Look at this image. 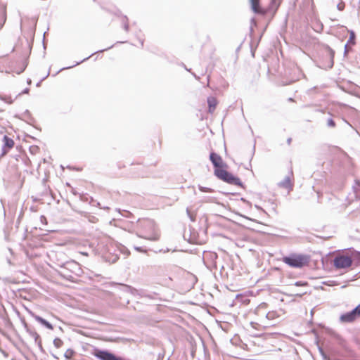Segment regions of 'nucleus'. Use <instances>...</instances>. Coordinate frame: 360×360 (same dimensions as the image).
Instances as JSON below:
<instances>
[{"label":"nucleus","mask_w":360,"mask_h":360,"mask_svg":"<svg viewBox=\"0 0 360 360\" xmlns=\"http://www.w3.org/2000/svg\"><path fill=\"white\" fill-rule=\"evenodd\" d=\"M214 174L218 179L222 180L224 182H226L227 179H229V177L231 174V173L225 170L224 168L215 169L214 171Z\"/></svg>","instance_id":"0eeeda50"},{"label":"nucleus","mask_w":360,"mask_h":360,"mask_svg":"<svg viewBox=\"0 0 360 360\" xmlns=\"http://www.w3.org/2000/svg\"><path fill=\"white\" fill-rule=\"evenodd\" d=\"M33 317L34 319L38 321L39 323H41L42 326L46 327L48 329L52 330L53 326L51 323L47 321L46 319H43L42 317L38 316V315H33Z\"/></svg>","instance_id":"f8f14e48"},{"label":"nucleus","mask_w":360,"mask_h":360,"mask_svg":"<svg viewBox=\"0 0 360 360\" xmlns=\"http://www.w3.org/2000/svg\"><path fill=\"white\" fill-rule=\"evenodd\" d=\"M170 264H162L155 266L153 269V275L156 277H166L169 274V270L171 269Z\"/></svg>","instance_id":"20e7f679"},{"label":"nucleus","mask_w":360,"mask_h":360,"mask_svg":"<svg viewBox=\"0 0 360 360\" xmlns=\"http://www.w3.org/2000/svg\"><path fill=\"white\" fill-rule=\"evenodd\" d=\"M275 0H271V3H274Z\"/></svg>","instance_id":"3c124183"},{"label":"nucleus","mask_w":360,"mask_h":360,"mask_svg":"<svg viewBox=\"0 0 360 360\" xmlns=\"http://www.w3.org/2000/svg\"><path fill=\"white\" fill-rule=\"evenodd\" d=\"M317 89V87L316 86H314L313 88H311L309 89L308 91H307V93L308 94H312L315 90Z\"/></svg>","instance_id":"473e14b6"},{"label":"nucleus","mask_w":360,"mask_h":360,"mask_svg":"<svg viewBox=\"0 0 360 360\" xmlns=\"http://www.w3.org/2000/svg\"><path fill=\"white\" fill-rule=\"evenodd\" d=\"M251 7L253 11L256 13H265L266 11L259 6V0H250Z\"/></svg>","instance_id":"ddd939ff"},{"label":"nucleus","mask_w":360,"mask_h":360,"mask_svg":"<svg viewBox=\"0 0 360 360\" xmlns=\"http://www.w3.org/2000/svg\"><path fill=\"white\" fill-rule=\"evenodd\" d=\"M306 293H307V291H303V292H300V293H295V296L301 297L302 295H305Z\"/></svg>","instance_id":"2f4dec72"},{"label":"nucleus","mask_w":360,"mask_h":360,"mask_svg":"<svg viewBox=\"0 0 360 360\" xmlns=\"http://www.w3.org/2000/svg\"><path fill=\"white\" fill-rule=\"evenodd\" d=\"M194 75V77H195L196 79H198V78H199L198 77H197V75Z\"/></svg>","instance_id":"49530a36"},{"label":"nucleus","mask_w":360,"mask_h":360,"mask_svg":"<svg viewBox=\"0 0 360 360\" xmlns=\"http://www.w3.org/2000/svg\"><path fill=\"white\" fill-rule=\"evenodd\" d=\"M136 250L139 251V252H144L143 250H142V248L141 247H135L134 248Z\"/></svg>","instance_id":"a19ab883"},{"label":"nucleus","mask_w":360,"mask_h":360,"mask_svg":"<svg viewBox=\"0 0 360 360\" xmlns=\"http://www.w3.org/2000/svg\"><path fill=\"white\" fill-rule=\"evenodd\" d=\"M199 190L202 192H213V189L202 186H199Z\"/></svg>","instance_id":"cd10ccee"},{"label":"nucleus","mask_w":360,"mask_h":360,"mask_svg":"<svg viewBox=\"0 0 360 360\" xmlns=\"http://www.w3.org/2000/svg\"><path fill=\"white\" fill-rule=\"evenodd\" d=\"M276 317H278V315H277V312L276 311H269L266 314V318L269 320H274L275 319Z\"/></svg>","instance_id":"412c9836"},{"label":"nucleus","mask_w":360,"mask_h":360,"mask_svg":"<svg viewBox=\"0 0 360 360\" xmlns=\"http://www.w3.org/2000/svg\"><path fill=\"white\" fill-rule=\"evenodd\" d=\"M23 325L26 332L30 335L31 338L35 335L37 332L34 329L30 328L25 322L23 323Z\"/></svg>","instance_id":"f3484780"},{"label":"nucleus","mask_w":360,"mask_h":360,"mask_svg":"<svg viewBox=\"0 0 360 360\" xmlns=\"http://www.w3.org/2000/svg\"><path fill=\"white\" fill-rule=\"evenodd\" d=\"M330 52H331V55H332V58H333V55H334V53H333V50H330Z\"/></svg>","instance_id":"a18cd8bd"},{"label":"nucleus","mask_w":360,"mask_h":360,"mask_svg":"<svg viewBox=\"0 0 360 360\" xmlns=\"http://www.w3.org/2000/svg\"><path fill=\"white\" fill-rule=\"evenodd\" d=\"M348 45H349L348 44H346L345 46V55H346L347 53V52L349 51Z\"/></svg>","instance_id":"e433bc0d"},{"label":"nucleus","mask_w":360,"mask_h":360,"mask_svg":"<svg viewBox=\"0 0 360 360\" xmlns=\"http://www.w3.org/2000/svg\"><path fill=\"white\" fill-rule=\"evenodd\" d=\"M56 264L60 268L59 275L70 281H73L74 276H78L82 273L79 264L74 260L65 262L58 261Z\"/></svg>","instance_id":"f257e3e1"},{"label":"nucleus","mask_w":360,"mask_h":360,"mask_svg":"<svg viewBox=\"0 0 360 360\" xmlns=\"http://www.w3.org/2000/svg\"><path fill=\"white\" fill-rule=\"evenodd\" d=\"M4 100H5L8 103H13V100L11 99V97L5 98H4Z\"/></svg>","instance_id":"c9c22d12"},{"label":"nucleus","mask_w":360,"mask_h":360,"mask_svg":"<svg viewBox=\"0 0 360 360\" xmlns=\"http://www.w3.org/2000/svg\"><path fill=\"white\" fill-rule=\"evenodd\" d=\"M336 340L338 341V343L342 345L345 346V340L339 335H335Z\"/></svg>","instance_id":"bb28decb"},{"label":"nucleus","mask_w":360,"mask_h":360,"mask_svg":"<svg viewBox=\"0 0 360 360\" xmlns=\"http://www.w3.org/2000/svg\"><path fill=\"white\" fill-rule=\"evenodd\" d=\"M143 224L146 226H148L149 228H151V229H154L155 227V223L152 220H145L143 221Z\"/></svg>","instance_id":"393cba45"},{"label":"nucleus","mask_w":360,"mask_h":360,"mask_svg":"<svg viewBox=\"0 0 360 360\" xmlns=\"http://www.w3.org/2000/svg\"><path fill=\"white\" fill-rule=\"evenodd\" d=\"M34 340L35 344H37L40 349H42V345L40 336L36 333L35 335L32 337Z\"/></svg>","instance_id":"a211bd4d"},{"label":"nucleus","mask_w":360,"mask_h":360,"mask_svg":"<svg viewBox=\"0 0 360 360\" xmlns=\"http://www.w3.org/2000/svg\"><path fill=\"white\" fill-rule=\"evenodd\" d=\"M278 185L279 187L286 188L289 191H292L293 188V184L291 182L290 176H285L283 180L278 184Z\"/></svg>","instance_id":"1a4fd4ad"},{"label":"nucleus","mask_w":360,"mask_h":360,"mask_svg":"<svg viewBox=\"0 0 360 360\" xmlns=\"http://www.w3.org/2000/svg\"><path fill=\"white\" fill-rule=\"evenodd\" d=\"M210 160L212 163L214 169L225 168L227 166L226 164L224 162L221 157L214 152L210 153Z\"/></svg>","instance_id":"423d86ee"},{"label":"nucleus","mask_w":360,"mask_h":360,"mask_svg":"<svg viewBox=\"0 0 360 360\" xmlns=\"http://www.w3.org/2000/svg\"><path fill=\"white\" fill-rule=\"evenodd\" d=\"M72 354V351L71 350H68L65 354V356L66 358H70V355Z\"/></svg>","instance_id":"72a5a7b5"},{"label":"nucleus","mask_w":360,"mask_h":360,"mask_svg":"<svg viewBox=\"0 0 360 360\" xmlns=\"http://www.w3.org/2000/svg\"><path fill=\"white\" fill-rule=\"evenodd\" d=\"M29 91H30V89H29L28 88H26V89H25L22 91V94H27V93L29 92ZM20 94H21V93H20V94H19V95H20Z\"/></svg>","instance_id":"ea45409f"},{"label":"nucleus","mask_w":360,"mask_h":360,"mask_svg":"<svg viewBox=\"0 0 360 360\" xmlns=\"http://www.w3.org/2000/svg\"><path fill=\"white\" fill-rule=\"evenodd\" d=\"M49 75V72L47 73L46 77H47Z\"/></svg>","instance_id":"8fccbe9b"},{"label":"nucleus","mask_w":360,"mask_h":360,"mask_svg":"<svg viewBox=\"0 0 360 360\" xmlns=\"http://www.w3.org/2000/svg\"><path fill=\"white\" fill-rule=\"evenodd\" d=\"M356 318L352 311L342 314L340 317V321L342 323H351L356 320Z\"/></svg>","instance_id":"9d476101"},{"label":"nucleus","mask_w":360,"mask_h":360,"mask_svg":"<svg viewBox=\"0 0 360 360\" xmlns=\"http://www.w3.org/2000/svg\"><path fill=\"white\" fill-rule=\"evenodd\" d=\"M205 202H214V200L212 198H207L206 200H205Z\"/></svg>","instance_id":"58836bf2"},{"label":"nucleus","mask_w":360,"mask_h":360,"mask_svg":"<svg viewBox=\"0 0 360 360\" xmlns=\"http://www.w3.org/2000/svg\"><path fill=\"white\" fill-rule=\"evenodd\" d=\"M327 125L329 127H334L335 126V123L332 118H329L327 120Z\"/></svg>","instance_id":"c85d7f7f"},{"label":"nucleus","mask_w":360,"mask_h":360,"mask_svg":"<svg viewBox=\"0 0 360 360\" xmlns=\"http://www.w3.org/2000/svg\"><path fill=\"white\" fill-rule=\"evenodd\" d=\"M291 141H292V139H291V138H288V139H287V143H288V145H290V144L291 143Z\"/></svg>","instance_id":"79ce46f5"},{"label":"nucleus","mask_w":360,"mask_h":360,"mask_svg":"<svg viewBox=\"0 0 360 360\" xmlns=\"http://www.w3.org/2000/svg\"><path fill=\"white\" fill-rule=\"evenodd\" d=\"M355 38H356V36H355L354 32L350 31L349 32V38L347 44H352V45L355 44Z\"/></svg>","instance_id":"aec40b11"},{"label":"nucleus","mask_w":360,"mask_h":360,"mask_svg":"<svg viewBox=\"0 0 360 360\" xmlns=\"http://www.w3.org/2000/svg\"><path fill=\"white\" fill-rule=\"evenodd\" d=\"M145 238L150 240H158L159 235L157 233H153L151 236Z\"/></svg>","instance_id":"a878e982"},{"label":"nucleus","mask_w":360,"mask_h":360,"mask_svg":"<svg viewBox=\"0 0 360 360\" xmlns=\"http://www.w3.org/2000/svg\"><path fill=\"white\" fill-rule=\"evenodd\" d=\"M163 358H164V354L159 353L156 360H163Z\"/></svg>","instance_id":"f704fd0d"},{"label":"nucleus","mask_w":360,"mask_h":360,"mask_svg":"<svg viewBox=\"0 0 360 360\" xmlns=\"http://www.w3.org/2000/svg\"><path fill=\"white\" fill-rule=\"evenodd\" d=\"M226 183H228L231 185H236L243 187V183L241 182L240 179L238 177L233 176L232 174L230 175L229 179H227Z\"/></svg>","instance_id":"4468645a"},{"label":"nucleus","mask_w":360,"mask_h":360,"mask_svg":"<svg viewBox=\"0 0 360 360\" xmlns=\"http://www.w3.org/2000/svg\"><path fill=\"white\" fill-rule=\"evenodd\" d=\"M94 356L99 360H122L121 357H118L107 350H96Z\"/></svg>","instance_id":"39448f33"},{"label":"nucleus","mask_w":360,"mask_h":360,"mask_svg":"<svg viewBox=\"0 0 360 360\" xmlns=\"http://www.w3.org/2000/svg\"><path fill=\"white\" fill-rule=\"evenodd\" d=\"M290 175L292 176V170H290Z\"/></svg>","instance_id":"09e8293b"},{"label":"nucleus","mask_w":360,"mask_h":360,"mask_svg":"<svg viewBox=\"0 0 360 360\" xmlns=\"http://www.w3.org/2000/svg\"><path fill=\"white\" fill-rule=\"evenodd\" d=\"M352 260L349 256L340 255L334 258V266L338 269L347 268L352 265Z\"/></svg>","instance_id":"7ed1b4c3"},{"label":"nucleus","mask_w":360,"mask_h":360,"mask_svg":"<svg viewBox=\"0 0 360 360\" xmlns=\"http://www.w3.org/2000/svg\"><path fill=\"white\" fill-rule=\"evenodd\" d=\"M40 220L42 223H44V221H46V218L44 216L41 215L40 217Z\"/></svg>","instance_id":"4c0bfd02"},{"label":"nucleus","mask_w":360,"mask_h":360,"mask_svg":"<svg viewBox=\"0 0 360 360\" xmlns=\"http://www.w3.org/2000/svg\"><path fill=\"white\" fill-rule=\"evenodd\" d=\"M294 286H306L307 285V282L297 281L293 284Z\"/></svg>","instance_id":"c756f323"},{"label":"nucleus","mask_w":360,"mask_h":360,"mask_svg":"<svg viewBox=\"0 0 360 360\" xmlns=\"http://www.w3.org/2000/svg\"><path fill=\"white\" fill-rule=\"evenodd\" d=\"M3 141H4V146L2 148V154L1 155H4L5 154H6L8 153V149H11V148H13V145H14V141L12 139L9 138L8 136H7L6 135H5L4 136V139H3Z\"/></svg>","instance_id":"6e6552de"},{"label":"nucleus","mask_w":360,"mask_h":360,"mask_svg":"<svg viewBox=\"0 0 360 360\" xmlns=\"http://www.w3.org/2000/svg\"><path fill=\"white\" fill-rule=\"evenodd\" d=\"M34 340L35 344H37L40 349H42V345L40 336L36 333L35 335L32 337Z\"/></svg>","instance_id":"6ab92c4d"},{"label":"nucleus","mask_w":360,"mask_h":360,"mask_svg":"<svg viewBox=\"0 0 360 360\" xmlns=\"http://www.w3.org/2000/svg\"><path fill=\"white\" fill-rule=\"evenodd\" d=\"M207 103L209 107V112H213L217 105V101L214 97L207 98Z\"/></svg>","instance_id":"2eb2a0df"},{"label":"nucleus","mask_w":360,"mask_h":360,"mask_svg":"<svg viewBox=\"0 0 360 360\" xmlns=\"http://www.w3.org/2000/svg\"><path fill=\"white\" fill-rule=\"evenodd\" d=\"M358 259L360 261V252L357 254Z\"/></svg>","instance_id":"c03bdc74"},{"label":"nucleus","mask_w":360,"mask_h":360,"mask_svg":"<svg viewBox=\"0 0 360 360\" xmlns=\"http://www.w3.org/2000/svg\"><path fill=\"white\" fill-rule=\"evenodd\" d=\"M63 344V342L60 338H55L53 340V345L57 348H60V347H62Z\"/></svg>","instance_id":"b1692460"},{"label":"nucleus","mask_w":360,"mask_h":360,"mask_svg":"<svg viewBox=\"0 0 360 360\" xmlns=\"http://www.w3.org/2000/svg\"><path fill=\"white\" fill-rule=\"evenodd\" d=\"M352 311L353 314H354V316H356V319L359 318L360 317V304L359 305H357Z\"/></svg>","instance_id":"5701e85b"},{"label":"nucleus","mask_w":360,"mask_h":360,"mask_svg":"<svg viewBox=\"0 0 360 360\" xmlns=\"http://www.w3.org/2000/svg\"><path fill=\"white\" fill-rule=\"evenodd\" d=\"M309 261V256L301 254H291L283 257V262L293 268H302L307 265Z\"/></svg>","instance_id":"f03ea898"},{"label":"nucleus","mask_w":360,"mask_h":360,"mask_svg":"<svg viewBox=\"0 0 360 360\" xmlns=\"http://www.w3.org/2000/svg\"><path fill=\"white\" fill-rule=\"evenodd\" d=\"M118 288L121 292L125 293H132L133 290H134L131 286L124 284H118Z\"/></svg>","instance_id":"dca6fc26"},{"label":"nucleus","mask_w":360,"mask_h":360,"mask_svg":"<svg viewBox=\"0 0 360 360\" xmlns=\"http://www.w3.org/2000/svg\"><path fill=\"white\" fill-rule=\"evenodd\" d=\"M122 23L123 25V28L126 32L129 31V22H128V18L127 16H124L122 19Z\"/></svg>","instance_id":"4be33fe9"},{"label":"nucleus","mask_w":360,"mask_h":360,"mask_svg":"<svg viewBox=\"0 0 360 360\" xmlns=\"http://www.w3.org/2000/svg\"><path fill=\"white\" fill-rule=\"evenodd\" d=\"M337 8H338L339 11H343V10H344V8H345V3H344V2H342V1H341L340 3H339V4L337 5Z\"/></svg>","instance_id":"7c9ffc66"},{"label":"nucleus","mask_w":360,"mask_h":360,"mask_svg":"<svg viewBox=\"0 0 360 360\" xmlns=\"http://www.w3.org/2000/svg\"><path fill=\"white\" fill-rule=\"evenodd\" d=\"M27 83H28V84H30V83H31V80H30V79H29V80L27 81Z\"/></svg>","instance_id":"de8ad7c7"},{"label":"nucleus","mask_w":360,"mask_h":360,"mask_svg":"<svg viewBox=\"0 0 360 360\" xmlns=\"http://www.w3.org/2000/svg\"><path fill=\"white\" fill-rule=\"evenodd\" d=\"M320 352H321V354L326 358V356L323 354V352L321 349H320Z\"/></svg>","instance_id":"37998d69"},{"label":"nucleus","mask_w":360,"mask_h":360,"mask_svg":"<svg viewBox=\"0 0 360 360\" xmlns=\"http://www.w3.org/2000/svg\"><path fill=\"white\" fill-rule=\"evenodd\" d=\"M112 46H109V47H108V48H106V49H102V50L98 51H96V52H95V53H92L91 55L89 56L88 57H86V58H84V59H83V60H82L81 61L77 62L76 63H75V64H74V65H70V66H68V67H65V68H61V69L60 70V71H62V70H66V69H69V68H73V67H75V66H77V65H78L81 64V63H83L84 61L87 60H88L89 58H91L94 54H95V53H100V52L101 53V52H103V51H107V50H108V49H111Z\"/></svg>","instance_id":"9b49d317"}]
</instances>
